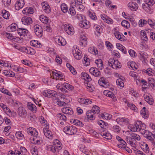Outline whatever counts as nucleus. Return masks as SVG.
Segmentation results:
<instances>
[{"label": "nucleus", "instance_id": "25", "mask_svg": "<svg viewBox=\"0 0 155 155\" xmlns=\"http://www.w3.org/2000/svg\"><path fill=\"white\" fill-rule=\"evenodd\" d=\"M16 24L15 23H12L7 28V30L9 32H13L15 31L16 29Z\"/></svg>", "mask_w": 155, "mask_h": 155}, {"label": "nucleus", "instance_id": "23", "mask_svg": "<svg viewBox=\"0 0 155 155\" xmlns=\"http://www.w3.org/2000/svg\"><path fill=\"white\" fill-rule=\"evenodd\" d=\"M24 51L26 53L31 55L34 54L35 53V50L33 48L28 47L24 48Z\"/></svg>", "mask_w": 155, "mask_h": 155}, {"label": "nucleus", "instance_id": "14", "mask_svg": "<svg viewBox=\"0 0 155 155\" xmlns=\"http://www.w3.org/2000/svg\"><path fill=\"white\" fill-rule=\"evenodd\" d=\"M46 149L49 151L52 152V153H55L57 154L59 152V151L54 145H49L46 147Z\"/></svg>", "mask_w": 155, "mask_h": 155}, {"label": "nucleus", "instance_id": "46", "mask_svg": "<svg viewBox=\"0 0 155 155\" xmlns=\"http://www.w3.org/2000/svg\"><path fill=\"white\" fill-rule=\"evenodd\" d=\"M61 11L64 13H66L68 11L67 6L64 3L62 4L61 5Z\"/></svg>", "mask_w": 155, "mask_h": 155}, {"label": "nucleus", "instance_id": "44", "mask_svg": "<svg viewBox=\"0 0 155 155\" xmlns=\"http://www.w3.org/2000/svg\"><path fill=\"white\" fill-rule=\"evenodd\" d=\"M104 93L107 97L112 98H114V94L110 91H104Z\"/></svg>", "mask_w": 155, "mask_h": 155}, {"label": "nucleus", "instance_id": "49", "mask_svg": "<svg viewBox=\"0 0 155 155\" xmlns=\"http://www.w3.org/2000/svg\"><path fill=\"white\" fill-rule=\"evenodd\" d=\"M127 105L130 108V109L134 111H137V108L135 105L131 103H128Z\"/></svg>", "mask_w": 155, "mask_h": 155}, {"label": "nucleus", "instance_id": "20", "mask_svg": "<svg viewBox=\"0 0 155 155\" xmlns=\"http://www.w3.org/2000/svg\"><path fill=\"white\" fill-rule=\"evenodd\" d=\"M34 12L33 9L32 8L27 7L22 11L23 13L24 14L28 15V14H33Z\"/></svg>", "mask_w": 155, "mask_h": 155}, {"label": "nucleus", "instance_id": "13", "mask_svg": "<svg viewBox=\"0 0 155 155\" xmlns=\"http://www.w3.org/2000/svg\"><path fill=\"white\" fill-rule=\"evenodd\" d=\"M62 112L65 114H68L69 115H72L73 114V111L72 109L69 107H64L62 108Z\"/></svg>", "mask_w": 155, "mask_h": 155}, {"label": "nucleus", "instance_id": "47", "mask_svg": "<svg viewBox=\"0 0 155 155\" xmlns=\"http://www.w3.org/2000/svg\"><path fill=\"white\" fill-rule=\"evenodd\" d=\"M31 152L32 155H38V152L37 147L36 146L32 147L31 150Z\"/></svg>", "mask_w": 155, "mask_h": 155}, {"label": "nucleus", "instance_id": "32", "mask_svg": "<svg viewBox=\"0 0 155 155\" xmlns=\"http://www.w3.org/2000/svg\"><path fill=\"white\" fill-rule=\"evenodd\" d=\"M54 101L56 103V104L59 106H65L67 104L64 102L60 101L58 98H56Z\"/></svg>", "mask_w": 155, "mask_h": 155}, {"label": "nucleus", "instance_id": "29", "mask_svg": "<svg viewBox=\"0 0 155 155\" xmlns=\"http://www.w3.org/2000/svg\"><path fill=\"white\" fill-rule=\"evenodd\" d=\"M95 63L99 69L102 70L103 68V63L101 59L96 60Z\"/></svg>", "mask_w": 155, "mask_h": 155}, {"label": "nucleus", "instance_id": "61", "mask_svg": "<svg viewBox=\"0 0 155 155\" xmlns=\"http://www.w3.org/2000/svg\"><path fill=\"white\" fill-rule=\"evenodd\" d=\"M94 89L95 88L93 85L89 84L88 83V90H89L90 92H93L94 91Z\"/></svg>", "mask_w": 155, "mask_h": 155}, {"label": "nucleus", "instance_id": "64", "mask_svg": "<svg viewBox=\"0 0 155 155\" xmlns=\"http://www.w3.org/2000/svg\"><path fill=\"white\" fill-rule=\"evenodd\" d=\"M135 153L138 155H146L142 151L138 150L137 149H135L134 150Z\"/></svg>", "mask_w": 155, "mask_h": 155}, {"label": "nucleus", "instance_id": "54", "mask_svg": "<svg viewBox=\"0 0 155 155\" xmlns=\"http://www.w3.org/2000/svg\"><path fill=\"white\" fill-rule=\"evenodd\" d=\"M97 123L102 128L106 126V123L102 120H100L97 121Z\"/></svg>", "mask_w": 155, "mask_h": 155}, {"label": "nucleus", "instance_id": "59", "mask_svg": "<svg viewBox=\"0 0 155 155\" xmlns=\"http://www.w3.org/2000/svg\"><path fill=\"white\" fill-rule=\"evenodd\" d=\"M71 126H68L65 127L63 129L64 131L66 134H69V133L70 132Z\"/></svg>", "mask_w": 155, "mask_h": 155}, {"label": "nucleus", "instance_id": "42", "mask_svg": "<svg viewBox=\"0 0 155 155\" xmlns=\"http://www.w3.org/2000/svg\"><path fill=\"white\" fill-rule=\"evenodd\" d=\"M130 136L135 140H137L139 141L140 140V136L134 133H131L130 134Z\"/></svg>", "mask_w": 155, "mask_h": 155}, {"label": "nucleus", "instance_id": "12", "mask_svg": "<svg viewBox=\"0 0 155 155\" xmlns=\"http://www.w3.org/2000/svg\"><path fill=\"white\" fill-rule=\"evenodd\" d=\"M144 2L145 3H143L142 5V7L143 9H145L147 7L152 6L155 3L153 0H144Z\"/></svg>", "mask_w": 155, "mask_h": 155}, {"label": "nucleus", "instance_id": "16", "mask_svg": "<svg viewBox=\"0 0 155 155\" xmlns=\"http://www.w3.org/2000/svg\"><path fill=\"white\" fill-rule=\"evenodd\" d=\"M43 133L48 138L51 139L52 138V134L51 131L47 129V128H44L43 129Z\"/></svg>", "mask_w": 155, "mask_h": 155}, {"label": "nucleus", "instance_id": "33", "mask_svg": "<svg viewBox=\"0 0 155 155\" xmlns=\"http://www.w3.org/2000/svg\"><path fill=\"white\" fill-rule=\"evenodd\" d=\"M126 140L128 143H129L131 146L134 145L135 143L134 140L131 136L130 137H127Z\"/></svg>", "mask_w": 155, "mask_h": 155}, {"label": "nucleus", "instance_id": "37", "mask_svg": "<svg viewBox=\"0 0 155 155\" xmlns=\"http://www.w3.org/2000/svg\"><path fill=\"white\" fill-rule=\"evenodd\" d=\"M62 85L63 87L70 91H72L74 88L73 86L68 83H65L63 84Z\"/></svg>", "mask_w": 155, "mask_h": 155}, {"label": "nucleus", "instance_id": "34", "mask_svg": "<svg viewBox=\"0 0 155 155\" xmlns=\"http://www.w3.org/2000/svg\"><path fill=\"white\" fill-rule=\"evenodd\" d=\"M88 51L91 53L95 55L98 54V51L97 49L94 47L89 48L88 49Z\"/></svg>", "mask_w": 155, "mask_h": 155}, {"label": "nucleus", "instance_id": "24", "mask_svg": "<svg viewBox=\"0 0 155 155\" xmlns=\"http://www.w3.org/2000/svg\"><path fill=\"white\" fill-rule=\"evenodd\" d=\"M24 2L23 0H19L18 2V3L15 5V8L17 10H18L21 8H22L24 5Z\"/></svg>", "mask_w": 155, "mask_h": 155}, {"label": "nucleus", "instance_id": "26", "mask_svg": "<svg viewBox=\"0 0 155 155\" xmlns=\"http://www.w3.org/2000/svg\"><path fill=\"white\" fill-rule=\"evenodd\" d=\"M42 4V8L43 11L46 13H49L50 12L51 10L50 6L47 4L43 5Z\"/></svg>", "mask_w": 155, "mask_h": 155}, {"label": "nucleus", "instance_id": "8", "mask_svg": "<svg viewBox=\"0 0 155 155\" xmlns=\"http://www.w3.org/2000/svg\"><path fill=\"white\" fill-rule=\"evenodd\" d=\"M72 52L75 58L76 59L80 60L81 58V52L77 48L76 49L74 48L73 49Z\"/></svg>", "mask_w": 155, "mask_h": 155}, {"label": "nucleus", "instance_id": "1", "mask_svg": "<svg viewBox=\"0 0 155 155\" xmlns=\"http://www.w3.org/2000/svg\"><path fill=\"white\" fill-rule=\"evenodd\" d=\"M27 132L29 134L34 137L32 138L33 141L32 142V143L39 144L41 143L42 140L37 137L38 135V133L35 128L29 127L27 129Z\"/></svg>", "mask_w": 155, "mask_h": 155}, {"label": "nucleus", "instance_id": "11", "mask_svg": "<svg viewBox=\"0 0 155 155\" xmlns=\"http://www.w3.org/2000/svg\"><path fill=\"white\" fill-rule=\"evenodd\" d=\"M127 6L129 9L132 11H136L138 8V5L135 2H129Z\"/></svg>", "mask_w": 155, "mask_h": 155}, {"label": "nucleus", "instance_id": "38", "mask_svg": "<svg viewBox=\"0 0 155 155\" xmlns=\"http://www.w3.org/2000/svg\"><path fill=\"white\" fill-rule=\"evenodd\" d=\"M66 65V66L69 68V70L72 74L74 75L76 74L77 72L75 69L69 63H67Z\"/></svg>", "mask_w": 155, "mask_h": 155}, {"label": "nucleus", "instance_id": "2", "mask_svg": "<svg viewBox=\"0 0 155 155\" xmlns=\"http://www.w3.org/2000/svg\"><path fill=\"white\" fill-rule=\"evenodd\" d=\"M145 124H142L140 121H137L135 123L134 125L130 124L128 126V128L132 131H142V130H144L141 128L142 127H145Z\"/></svg>", "mask_w": 155, "mask_h": 155}, {"label": "nucleus", "instance_id": "27", "mask_svg": "<svg viewBox=\"0 0 155 155\" xmlns=\"http://www.w3.org/2000/svg\"><path fill=\"white\" fill-rule=\"evenodd\" d=\"M52 92L55 93V91L53 90H48L45 91L43 92V95L45 96L48 97H51V94Z\"/></svg>", "mask_w": 155, "mask_h": 155}, {"label": "nucleus", "instance_id": "3", "mask_svg": "<svg viewBox=\"0 0 155 155\" xmlns=\"http://www.w3.org/2000/svg\"><path fill=\"white\" fill-rule=\"evenodd\" d=\"M142 134H143L144 136L148 140L150 141H153L155 138V133H152L148 131L142 130L141 131Z\"/></svg>", "mask_w": 155, "mask_h": 155}, {"label": "nucleus", "instance_id": "51", "mask_svg": "<svg viewBox=\"0 0 155 155\" xmlns=\"http://www.w3.org/2000/svg\"><path fill=\"white\" fill-rule=\"evenodd\" d=\"M57 117L59 118L60 120L65 121L66 119V117L64 114L59 113L57 115Z\"/></svg>", "mask_w": 155, "mask_h": 155}, {"label": "nucleus", "instance_id": "9", "mask_svg": "<svg viewBox=\"0 0 155 155\" xmlns=\"http://www.w3.org/2000/svg\"><path fill=\"white\" fill-rule=\"evenodd\" d=\"M22 23L25 25H30L32 22V19L29 17L25 16L21 19Z\"/></svg>", "mask_w": 155, "mask_h": 155}, {"label": "nucleus", "instance_id": "6", "mask_svg": "<svg viewBox=\"0 0 155 155\" xmlns=\"http://www.w3.org/2000/svg\"><path fill=\"white\" fill-rule=\"evenodd\" d=\"M34 30L36 35L38 37H41L43 35V30L41 27L36 25L34 26Z\"/></svg>", "mask_w": 155, "mask_h": 155}, {"label": "nucleus", "instance_id": "4", "mask_svg": "<svg viewBox=\"0 0 155 155\" xmlns=\"http://www.w3.org/2000/svg\"><path fill=\"white\" fill-rule=\"evenodd\" d=\"M17 113L19 116L23 118H26L27 116V112L25 109L21 106L19 107L17 109Z\"/></svg>", "mask_w": 155, "mask_h": 155}, {"label": "nucleus", "instance_id": "56", "mask_svg": "<svg viewBox=\"0 0 155 155\" xmlns=\"http://www.w3.org/2000/svg\"><path fill=\"white\" fill-rule=\"evenodd\" d=\"M88 12L89 17L93 20H96L97 19V17L95 15V14L94 12H91L90 11H89Z\"/></svg>", "mask_w": 155, "mask_h": 155}, {"label": "nucleus", "instance_id": "10", "mask_svg": "<svg viewBox=\"0 0 155 155\" xmlns=\"http://www.w3.org/2000/svg\"><path fill=\"white\" fill-rule=\"evenodd\" d=\"M87 39L86 35H81L80 39V45L83 46L84 47H86L87 44Z\"/></svg>", "mask_w": 155, "mask_h": 155}, {"label": "nucleus", "instance_id": "55", "mask_svg": "<svg viewBox=\"0 0 155 155\" xmlns=\"http://www.w3.org/2000/svg\"><path fill=\"white\" fill-rule=\"evenodd\" d=\"M94 26L95 27V29L97 32L100 34L101 32L102 31V28L100 26L97 25H95Z\"/></svg>", "mask_w": 155, "mask_h": 155}, {"label": "nucleus", "instance_id": "40", "mask_svg": "<svg viewBox=\"0 0 155 155\" xmlns=\"http://www.w3.org/2000/svg\"><path fill=\"white\" fill-rule=\"evenodd\" d=\"M30 44L31 45L36 47H39L41 44L38 41L36 40H32L30 41Z\"/></svg>", "mask_w": 155, "mask_h": 155}, {"label": "nucleus", "instance_id": "53", "mask_svg": "<svg viewBox=\"0 0 155 155\" xmlns=\"http://www.w3.org/2000/svg\"><path fill=\"white\" fill-rule=\"evenodd\" d=\"M112 129L113 131L117 133H119L121 129V128L119 126L117 125L114 126Z\"/></svg>", "mask_w": 155, "mask_h": 155}, {"label": "nucleus", "instance_id": "63", "mask_svg": "<svg viewBox=\"0 0 155 155\" xmlns=\"http://www.w3.org/2000/svg\"><path fill=\"white\" fill-rule=\"evenodd\" d=\"M92 75L96 77H98L101 75V72L96 68Z\"/></svg>", "mask_w": 155, "mask_h": 155}, {"label": "nucleus", "instance_id": "43", "mask_svg": "<svg viewBox=\"0 0 155 155\" xmlns=\"http://www.w3.org/2000/svg\"><path fill=\"white\" fill-rule=\"evenodd\" d=\"M56 143L54 144V145L58 151L59 150H61L62 148L61 143L58 140H56Z\"/></svg>", "mask_w": 155, "mask_h": 155}, {"label": "nucleus", "instance_id": "21", "mask_svg": "<svg viewBox=\"0 0 155 155\" xmlns=\"http://www.w3.org/2000/svg\"><path fill=\"white\" fill-rule=\"evenodd\" d=\"M28 32V31L25 28H19L18 30V33L20 36L26 35Z\"/></svg>", "mask_w": 155, "mask_h": 155}, {"label": "nucleus", "instance_id": "39", "mask_svg": "<svg viewBox=\"0 0 155 155\" xmlns=\"http://www.w3.org/2000/svg\"><path fill=\"white\" fill-rule=\"evenodd\" d=\"M117 85L120 87H123L124 86V84L123 82V80L120 78H119L117 79L116 81Z\"/></svg>", "mask_w": 155, "mask_h": 155}, {"label": "nucleus", "instance_id": "22", "mask_svg": "<svg viewBox=\"0 0 155 155\" xmlns=\"http://www.w3.org/2000/svg\"><path fill=\"white\" fill-rule=\"evenodd\" d=\"M114 34L115 36V37L119 40L121 41H123V39L122 37H123L124 35H121L120 32L118 31L116 28L114 29Z\"/></svg>", "mask_w": 155, "mask_h": 155}, {"label": "nucleus", "instance_id": "28", "mask_svg": "<svg viewBox=\"0 0 155 155\" xmlns=\"http://www.w3.org/2000/svg\"><path fill=\"white\" fill-rule=\"evenodd\" d=\"M100 110L99 107L95 105H94L92 108V109L90 110L94 114H98L100 112Z\"/></svg>", "mask_w": 155, "mask_h": 155}, {"label": "nucleus", "instance_id": "52", "mask_svg": "<svg viewBox=\"0 0 155 155\" xmlns=\"http://www.w3.org/2000/svg\"><path fill=\"white\" fill-rule=\"evenodd\" d=\"M70 132L69 133V135H72L75 134L77 131V129L75 127H71Z\"/></svg>", "mask_w": 155, "mask_h": 155}, {"label": "nucleus", "instance_id": "19", "mask_svg": "<svg viewBox=\"0 0 155 155\" xmlns=\"http://www.w3.org/2000/svg\"><path fill=\"white\" fill-rule=\"evenodd\" d=\"M140 58L142 61H145L148 58V55L147 53L143 51H139Z\"/></svg>", "mask_w": 155, "mask_h": 155}, {"label": "nucleus", "instance_id": "48", "mask_svg": "<svg viewBox=\"0 0 155 155\" xmlns=\"http://www.w3.org/2000/svg\"><path fill=\"white\" fill-rule=\"evenodd\" d=\"M147 23V21L144 19H140L139 21L138 25L140 27L143 26Z\"/></svg>", "mask_w": 155, "mask_h": 155}, {"label": "nucleus", "instance_id": "60", "mask_svg": "<svg viewBox=\"0 0 155 155\" xmlns=\"http://www.w3.org/2000/svg\"><path fill=\"white\" fill-rule=\"evenodd\" d=\"M119 120H118L119 121L123 122L124 123H128L129 122V120L126 118L122 117L120 118Z\"/></svg>", "mask_w": 155, "mask_h": 155}, {"label": "nucleus", "instance_id": "17", "mask_svg": "<svg viewBox=\"0 0 155 155\" xmlns=\"http://www.w3.org/2000/svg\"><path fill=\"white\" fill-rule=\"evenodd\" d=\"M27 107L29 110L34 112H35L37 110V108L35 105L31 102L28 103Z\"/></svg>", "mask_w": 155, "mask_h": 155}, {"label": "nucleus", "instance_id": "62", "mask_svg": "<svg viewBox=\"0 0 155 155\" xmlns=\"http://www.w3.org/2000/svg\"><path fill=\"white\" fill-rule=\"evenodd\" d=\"M69 13L72 15H74L75 14L76 12L73 7L70 8L69 9Z\"/></svg>", "mask_w": 155, "mask_h": 155}, {"label": "nucleus", "instance_id": "18", "mask_svg": "<svg viewBox=\"0 0 155 155\" xmlns=\"http://www.w3.org/2000/svg\"><path fill=\"white\" fill-rule=\"evenodd\" d=\"M98 83L100 86L104 87H105V85H106L108 82L106 80L105 78L102 77L100 78Z\"/></svg>", "mask_w": 155, "mask_h": 155}, {"label": "nucleus", "instance_id": "41", "mask_svg": "<svg viewBox=\"0 0 155 155\" xmlns=\"http://www.w3.org/2000/svg\"><path fill=\"white\" fill-rule=\"evenodd\" d=\"M121 25L126 28H128L130 27V24L129 22L126 20L123 21L121 23Z\"/></svg>", "mask_w": 155, "mask_h": 155}, {"label": "nucleus", "instance_id": "5", "mask_svg": "<svg viewBox=\"0 0 155 155\" xmlns=\"http://www.w3.org/2000/svg\"><path fill=\"white\" fill-rule=\"evenodd\" d=\"M64 29L68 35H72L74 33V30L73 27L69 24H66L64 26Z\"/></svg>", "mask_w": 155, "mask_h": 155}, {"label": "nucleus", "instance_id": "15", "mask_svg": "<svg viewBox=\"0 0 155 155\" xmlns=\"http://www.w3.org/2000/svg\"><path fill=\"white\" fill-rule=\"evenodd\" d=\"M82 20L80 21L79 26L82 28L87 29V23L86 18L85 16L82 17Z\"/></svg>", "mask_w": 155, "mask_h": 155}, {"label": "nucleus", "instance_id": "30", "mask_svg": "<svg viewBox=\"0 0 155 155\" xmlns=\"http://www.w3.org/2000/svg\"><path fill=\"white\" fill-rule=\"evenodd\" d=\"M81 78L85 81L84 83L87 87V73L84 72H82L81 74Z\"/></svg>", "mask_w": 155, "mask_h": 155}, {"label": "nucleus", "instance_id": "35", "mask_svg": "<svg viewBox=\"0 0 155 155\" xmlns=\"http://www.w3.org/2000/svg\"><path fill=\"white\" fill-rule=\"evenodd\" d=\"M2 15L3 18L6 19H8L9 18V14L8 11L5 10H3L2 11Z\"/></svg>", "mask_w": 155, "mask_h": 155}, {"label": "nucleus", "instance_id": "7", "mask_svg": "<svg viewBox=\"0 0 155 155\" xmlns=\"http://www.w3.org/2000/svg\"><path fill=\"white\" fill-rule=\"evenodd\" d=\"M54 41L57 44L59 45L64 46L66 44L65 39L61 37H56L54 39Z\"/></svg>", "mask_w": 155, "mask_h": 155}, {"label": "nucleus", "instance_id": "57", "mask_svg": "<svg viewBox=\"0 0 155 155\" xmlns=\"http://www.w3.org/2000/svg\"><path fill=\"white\" fill-rule=\"evenodd\" d=\"M148 24L153 28L155 29V22L150 19H149L148 21Z\"/></svg>", "mask_w": 155, "mask_h": 155}, {"label": "nucleus", "instance_id": "36", "mask_svg": "<svg viewBox=\"0 0 155 155\" xmlns=\"http://www.w3.org/2000/svg\"><path fill=\"white\" fill-rule=\"evenodd\" d=\"M145 101L150 104H152L153 103V100L152 97L146 96L145 97Z\"/></svg>", "mask_w": 155, "mask_h": 155}, {"label": "nucleus", "instance_id": "45", "mask_svg": "<svg viewBox=\"0 0 155 155\" xmlns=\"http://www.w3.org/2000/svg\"><path fill=\"white\" fill-rule=\"evenodd\" d=\"M91 112H90V110L88 111V120H94L95 119V117L94 116V114L93 113L91 114Z\"/></svg>", "mask_w": 155, "mask_h": 155}, {"label": "nucleus", "instance_id": "58", "mask_svg": "<svg viewBox=\"0 0 155 155\" xmlns=\"http://www.w3.org/2000/svg\"><path fill=\"white\" fill-rule=\"evenodd\" d=\"M0 106L5 110H6L8 112H11L9 108H8L6 105H5L3 103H0Z\"/></svg>", "mask_w": 155, "mask_h": 155}, {"label": "nucleus", "instance_id": "31", "mask_svg": "<svg viewBox=\"0 0 155 155\" xmlns=\"http://www.w3.org/2000/svg\"><path fill=\"white\" fill-rule=\"evenodd\" d=\"M40 20L43 23L47 24L48 23V18L44 15H41L39 17Z\"/></svg>", "mask_w": 155, "mask_h": 155}, {"label": "nucleus", "instance_id": "50", "mask_svg": "<svg viewBox=\"0 0 155 155\" xmlns=\"http://www.w3.org/2000/svg\"><path fill=\"white\" fill-rule=\"evenodd\" d=\"M101 135L104 138L107 140L110 139L112 138L111 135L109 133L107 132L106 133H102Z\"/></svg>", "mask_w": 155, "mask_h": 155}]
</instances>
